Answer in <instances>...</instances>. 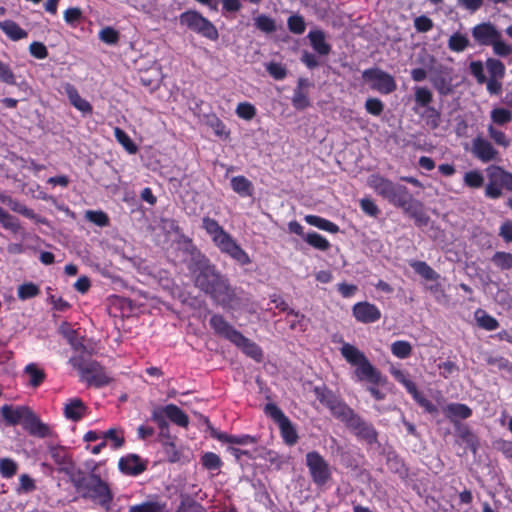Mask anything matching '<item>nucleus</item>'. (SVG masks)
<instances>
[{"instance_id":"nucleus-1","label":"nucleus","mask_w":512,"mask_h":512,"mask_svg":"<svg viewBox=\"0 0 512 512\" xmlns=\"http://www.w3.org/2000/svg\"><path fill=\"white\" fill-rule=\"evenodd\" d=\"M187 268L194 286L208 295L215 303L229 307L236 300L234 288L210 259L199 250L191 253Z\"/></svg>"},{"instance_id":"nucleus-2","label":"nucleus","mask_w":512,"mask_h":512,"mask_svg":"<svg viewBox=\"0 0 512 512\" xmlns=\"http://www.w3.org/2000/svg\"><path fill=\"white\" fill-rule=\"evenodd\" d=\"M202 228L211 237L213 244L221 253L229 256L241 266L251 263L248 253L237 243L230 233L218 223L217 220L204 216L202 218Z\"/></svg>"},{"instance_id":"nucleus-3","label":"nucleus","mask_w":512,"mask_h":512,"mask_svg":"<svg viewBox=\"0 0 512 512\" xmlns=\"http://www.w3.org/2000/svg\"><path fill=\"white\" fill-rule=\"evenodd\" d=\"M369 186L383 199L402 210L414 199L405 185L380 175H372Z\"/></svg>"},{"instance_id":"nucleus-4","label":"nucleus","mask_w":512,"mask_h":512,"mask_svg":"<svg viewBox=\"0 0 512 512\" xmlns=\"http://www.w3.org/2000/svg\"><path fill=\"white\" fill-rule=\"evenodd\" d=\"M471 35L478 46H491L496 56L505 58L512 54V45L504 41L501 31L490 21L476 24Z\"/></svg>"},{"instance_id":"nucleus-5","label":"nucleus","mask_w":512,"mask_h":512,"mask_svg":"<svg viewBox=\"0 0 512 512\" xmlns=\"http://www.w3.org/2000/svg\"><path fill=\"white\" fill-rule=\"evenodd\" d=\"M72 483L82 498L89 499L103 507H108L113 499L108 485L95 474L74 477Z\"/></svg>"},{"instance_id":"nucleus-6","label":"nucleus","mask_w":512,"mask_h":512,"mask_svg":"<svg viewBox=\"0 0 512 512\" xmlns=\"http://www.w3.org/2000/svg\"><path fill=\"white\" fill-rule=\"evenodd\" d=\"M488 183L485 187V196L489 199H498L502 196V189L512 192V173L498 165L487 168Z\"/></svg>"},{"instance_id":"nucleus-7","label":"nucleus","mask_w":512,"mask_h":512,"mask_svg":"<svg viewBox=\"0 0 512 512\" xmlns=\"http://www.w3.org/2000/svg\"><path fill=\"white\" fill-rule=\"evenodd\" d=\"M179 19L182 25L187 26L191 31L209 40L216 41L219 37L215 25L197 11L190 10L183 12Z\"/></svg>"},{"instance_id":"nucleus-8","label":"nucleus","mask_w":512,"mask_h":512,"mask_svg":"<svg viewBox=\"0 0 512 512\" xmlns=\"http://www.w3.org/2000/svg\"><path fill=\"white\" fill-rule=\"evenodd\" d=\"M75 367L79 371L81 380L86 382L88 386L101 388L112 381L105 368L95 360H81L75 364Z\"/></svg>"},{"instance_id":"nucleus-9","label":"nucleus","mask_w":512,"mask_h":512,"mask_svg":"<svg viewBox=\"0 0 512 512\" xmlns=\"http://www.w3.org/2000/svg\"><path fill=\"white\" fill-rule=\"evenodd\" d=\"M390 373L397 382L406 388L407 392L412 396L413 400L424 410V412L433 416L438 415V407L418 390L417 385L409 378L407 372L393 367L390 369Z\"/></svg>"},{"instance_id":"nucleus-10","label":"nucleus","mask_w":512,"mask_h":512,"mask_svg":"<svg viewBox=\"0 0 512 512\" xmlns=\"http://www.w3.org/2000/svg\"><path fill=\"white\" fill-rule=\"evenodd\" d=\"M364 81L370 83V88L381 94H391L397 89L395 78L380 68H368L362 72Z\"/></svg>"},{"instance_id":"nucleus-11","label":"nucleus","mask_w":512,"mask_h":512,"mask_svg":"<svg viewBox=\"0 0 512 512\" xmlns=\"http://www.w3.org/2000/svg\"><path fill=\"white\" fill-rule=\"evenodd\" d=\"M151 418L161 428L167 425L166 419L182 428H186L189 425L188 415L175 404H167L163 407L155 408L152 411Z\"/></svg>"},{"instance_id":"nucleus-12","label":"nucleus","mask_w":512,"mask_h":512,"mask_svg":"<svg viewBox=\"0 0 512 512\" xmlns=\"http://www.w3.org/2000/svg\"><path fill=\"white\" fill-rule=\"evenodd\" d=\"M306 461L314 483L319 486L326 484L331 475L326 461L314 451L307 454Z\"/></svg>"},{"instance_id":"nucleus-13","label":"nucleus","mask_w":512,"mask_h":512,"mask_svg":"<svg viewBox=\"0 0 512 512\" xmlns=\"http://www.w3.org/2000/svg\"><path fill=\"white\" fill-rule=\"evenodd\" d=\"M347 428L360 440L367 445H373L377 442L378 433L374 426L366 422L359 414L347 426Z\"/></svg>"},{"instance_id":"nucleus-14","label":"nucleus","mask_w":512,"mask_h":512,"mask_svg":"<svg viewBox=\"0 0 512 512\" xmlns=\"http://www.w3.org/2000/svg\"><path fill=\"white\" fill-rule=\"evenodd\" d=\"M0 412L7 425H21L24 428L32 410L27 406H13L6 404L1 407Z\"/></svg>"},{"instance_id":"nucleus-15","label":"nucleus","mask_w":512,"mask_h":512,"mask_svg":"<svg viewBox=\"0 0 512 512\" xmlns=\"http://www.w3.org/2000/svg\"><path fill=\"white\" fill-rule=\"evenodd\" d=\"M353 317L360 323L370 324L381 319V311L375 305L368 301L357 302L352 307Z\"/></svg>"},{"instance_id":"nucleus-16","label":"nucleus","mask_w":512,"mask_h":512,"mask_svg":"<svg viewBox=\"0 0 512 512\" xmlns=\"http://www.w3.org/2000/svg\"><path fill=\"white\" fill-rule=\"evenodd\" d=\"M207 428H206V434L213 438L218 440L222 445L224 444H230V445H251L254 443V438L250 435H240V436H233L228 435L225 432H221L214 428L210 421L206 418L205 419Z\"/></svg>"},{"instance_id":"nucleus-17","label":"nucleus","mask_w":512,"mask_h":512,"mask_svg":"<svg viewBox=\"0 0 512 512\" xmlns=\"http://www.w3.org/2000/svg\"><path fill=\"white\" fill-rule=\"evenodd\" d=\"M472 154L481 162L488 163L496 160L499 153L487 139L479 135L472 141Z\"/></svg>"},{"instance_id":"nucleus-18","label":"nucleus","mask_w":512,"mask_h":512,"mask_svg":"<svg viewBox=\"0 0 512 512\" xmlns=\"http://www.w3.org/2000/svg\"><path fill=\"white\" fill-rule=\"evenodd\" d=\"M355 375L359 381H367L373 385H384L387 379L366 358L355 369Z\"/></svg>"},{"instance_id":"nucleus-19","label":"nucleus","mask_w":512,"mask_h":512,"mask_svg":"<svg viewBox=\"0 0 512 512\" xmlns=\"http://www.w3.org/2000/svg\"><path fill=\"white\" fill-rule=\"evenodd\" d=\"M209 324L216 335L230 341L232 344L241 333L220 314L212 315Z\"/></svg>"},{"instance_id":"nucleus-20","label":"nucleus","mask_w":512,"mask_h":512,"mask_svg":"<svg viewBox=\"0 0 512 512\" xmlns=\"http://www.w3.org/2000/svg\"><path fill=\"white\" fill-rule=\"evenodd\" d=\"M310 85L311 83L306 78L298 79L291 99L292 105L296 110H305L311 105L307 90Z\"/></svg>"},{"instance_id":"nucleus-21","label":"nucleus","mask_w":512,"mask_h":512,"mask_svg":"<svg viewBox=\"0 0 512 512\" xmlns=\"http://www.w3.org/2000/svg\"><path fill=\"white\" fill-rule=\"evenodd\" d=\"M233 344L239 348L246 356L252 358L256 362H262V348L257 343L245 337L242 333L239 334Z\"/></svg>"},{"instance_id":"nucleus-22","label":"nucleus","mask_w":512,"mask_h":512,"mask_svg":"<svg viewBox=\"0 0 512 512\" xmlns=\"http://www.w3.org/2000/svg\"><path fill=\"white\" fill-rule=\"evenodd\" d=\"M445 417L453 424L459 420H464L472 415V409L463 403H449L442 409Z\"/></svg>"},{"instance_id":"nucleus-23","label":"nucleus","mask_w":512,"mask_h":512,"mask_svg":"<svg viewBox=\"0 0 512 512\" xmlns=\"http://www.w3.org/2000/svg\"><path fill=\"white\" fill-rule=\"evenodd\" d=\"M65 93L70 101V104L79 110L83 115H90L93 112L92 105L84 98H82L76 87L70 83L65 85Z\"/></svg>"},{"instance_id":"nucleus-24","label":"nucleus","mask_w":512,"mask_h":512,"mask_svg":"<svg viewBox=\"0 0 512 512\" xmlns=\"http://www.w3.org/2000/svg\"><path fill=\"white\" fill-rule=\"evenodd\" d=\"M23 429L30 435L38 438H46L52 435L51 428L47 424L43 423L33 411Z\"/></svg>"},{"instance_id":"nucleus-25","label":"nucleus","mask_w":512,"mask_h":512,"mask_svg":"<svg viewBox=\"0 0 512 512\" xmlns=\"http://www.w3.org/2000/svg\"><path fill=\"white\" fill-rule=\"evenodd\" d=\"M404 213L414 220L417 227L427 226L429 223V216L423 209L420 201L413 199L404 209Z\"/></svg>"},{"instance_id":"nucleus-26","label":"nucleus","mask_w":512,"mask_h":512,"mask_svg":"<svg viewBox=\"0 0 512 512\" xmlns=\"http://www.w3.org/2000/svg\"><path fill=\"white\" fill-rule=\"evenodd\" d=\"M120 470L128 475H138L146 469V462L135 454L123 457L119 461Z\"/></svg>"},{"instance_id":"nucleus-27","label":"nucleus","mask_w":512,"mask_h":512,"mask_svg":"<svg viewBox=\"0 0 512 512\" xmlns=\"http://www.w3.org/2000/svg\"><path fill=\"white\" fill-rule=\"evenodd\" d=\"M333 417L344 423L347 427L356 417L357 413L349 407L341 398L329 409Z\"/></svg>"},{"instance_id":"nucleus-28","label":"nucleus","mask_w":512,"mask_h":512,"mask_svg":"<svg viewBox=\"0 0 512 512\" xmlns=\"http://www.w3.org/2000/svg\"><path fill=\"white\" fill-rule=\"evenodd\" d=\"M307 38L310 41V45L313 50L320 56H327L331 52V45L326 41L325 33L320 30H311Z\"/></svg>"},{"instance_id":"nucleus-29","label":"nucleus","mask_w":512,"mask_h":512,"mask_svg":"<svg viewBox=\"0 0 512 512\" xmlns=\"http://www.w3.org/2000/svg\"><path fill=\"white\" fill-rule=\"evenodd\" d=\"M88 407L80 398L69 399L64 406V416L71 421H79L87 414Z\"/></svg>"},{"instance_id":"nucleus-30","label":"nucleus","mask_w":512,"mask_h":512,"mask_svg":"<svg viewBox=\"0 0 512 512\" xmlns=\"http://www.w3.org/2000/svg\"><path fill=\"white\" fill-rule=\"evenodd\" d=\"M102 441L93 448H105L110 443L114 448H120L124 445V433L121 429L110 428L102 432Z\"/></svg>"},{"instance_id":"nucleus-31","label":"nucleus","mask_w":512,"mask_h":512,"mask_svg":"<svg viewBox=\"0 0 512 512\" xmlns=\"http://www.w3.org/2000/svg\"><path fill=\"white\" fill-rule=\"evenodd\" d=\"M0 29L6 34V36L12 41H19L28 36V32L21 28L13 20L0 21Z\"/></svg>"},{"instance_id":"nucleus-32","label":"nucleus","mask_w":512,"mask_h":512,"mask_svg":"<svg viewBox=\"0 0 512 512\" xmlns=\"http://www.w3.org/2000/svg\"><path fill=\"white\" fill-rule=\"evenodd\" d=\"M304 220L309 225L332 234H336L340 231V228L337 224L318 215H306Z\"/></svg>"},{"instance_id":"nucleus-33","label":"nucleus","mask_w":512,"mask_h":512,"mask_svg":"<svg viewBox=\"0 0 512 512\" xmlns=\"http://www.w3.org/2000/svg\"><path fill=\"white\" fill-rule=\"evenodd\" d=\"M313 393L316 396L317 400L327 409L334 405L340 398L326 385L315 386L313 388Z\"/></svg>"},{"instance_id":"nucleus-34","label":"nucleus","mask_w":512,"mask_h":512,"mask_svg":"<svg viewBox=\"0 0 512 512\" xmlns=\"http://www.w3.org/2000/svg\"><path fill=\"white\" fill-rule=\"evenodd\" d=\"M410 267L416 274L427 281H437L440 275L425 261L413 260L409 262Z\"/></svg>"},{"instance_id":"nucleus-35","label":"nucleus","mask_w":512,"mask_h":512,"mask_svg":"<svg viewBox=\"0 0 512 512\" xmlns=\"http://www.w3.org/2000/svg\"><path fill=\"white\" fill-rule=\"evenodd\" d=\"M232 190L241 197H250L254 192L252 182L245 176H235L231 179Z\"/></svg>"},{"instance_id":"nucleus-36","label":"nucleus","mask_w":512,"mask_h":512,"mask_svg":"<svg viewBox=\"0 0 512 512\" xmlns=\"http://www.w3.org/2000/svg\"><path fill=\"white\" fill-rule=\"evenodd\" d=\"M24 373L29 376L28 385L37 388L46 379V373L36 363H29L24 368Z\"/></svg>"},{"instance_id":"nucleus-37","label":"nucleus","mask_w":512,"mask_h":512,"mask_svg":"<svg viewBox=\"0 0 512 512\" xmlns=\"http://www.w3.org/2000/svg\"><path fill=\"white\" fill-rule=\"evenodd\" d=\"M340 350L345 360L353 366H358L367 358L363 352L349 343H345Z\"/></svg>"},{"instance_id":"nucleus-38","label":"nucleus","mask_w":512,"mask_h":512,"mask_svg":"<svg viewBox=\"0 0 512 512\" xmlns=\"http://www.w3.org/2000/svg\"><path fill=\"white\" fill-rule=\"evenodd\" d=\"M278 426L284 443L288 446H293L294 444H296L298 434L295 427L292 425L290 419H285L280 424H278Z\"/></svg>"},{"instance_id":"nucleus-39","label":"nucleus","mask_w":512,"mask_h":512,"mask_svg":"<svg viewBox=\"0 0 512 512\" xmlns=\"http://www.w3.org/2000/svg\"><path fill=\"white\" fill-rule=\"evenodd\" d=\"M470 46V41L465 34L453 33L448 39V48L455 53H461Z\"/></svg>"},{"instance_id":"nucleus-40","label":"nucleus","mask_w":512,"mask_h":512,"mask_svg":"<svg viewBox=\"0 0 512 512\" xmlns=\"http://www.w3.org/2000/svg\"><path fill=\"white\" fill-rule=\"evenodd\" d=\"M304 241L319 251H327L330 249V242L321 234L311 231L304 236Z\"/></svg>"},{"instance_id":"nucleus-41","label":"nucleus","mask_w":512,"mask_h":512,"mask_svg":"<svg viewBox=\"0 0 512 512\" xmlns=\"http://www.w3.org/2000/svg\"><path fill=\"white\" fill-rule=\"evenodd\" d=\"M475 318L478 326L487 331H493L499 327L498 320L482 309L475 312Z\"/></svg>"},{"instance_id":"nucleus-42","label":"nucleus","mask_w":512,"mask_h":512,"mask_svg":"<svg viewBox=\"0 0 512 512\" xmlns=\"http://www.w3.org/2000/svg\"><path fill=\"white\" fill-rule=\"evenodd\" d=\"M40 294V287L33 282H25L19 285L17 289V297L22 301L35 298Z\"/></svg>"},{"instance_id":"nucleus-43","label":"nucleus","mask_w":512,"mask_h":512,"mask_svg":"<svg viewBox=\"0 0 512 512\" xmlns=\"http://www.w3.org/2000/svg\"><path fill=\"white\" fill-rule=\"evenodd\" d=\"M0 200L3 201L4 203H6L12 211L19 213L22 216L29 218V219L36 218V214L34 213V211L32 209L28 208L26 205H24L23 203H21L20 201H18L16 199H13L11 197H7V199H5V198L1 197Z\"/></svg>"},{"instance_id":"nucleus-44","label":"nucleus","mask_w":512,"mask_h":512,"mask_svg":"<svg viewBox=\"0 0 512 512\" xmlns=\"http://www.w3.org/2000/svg\"><path fill=\"white\" fill-rule=\"evenodd\" d=\"M414 101L419 107H429L433 101V94L427 87L416 86L414 88Z\"/></svg>"},{"instance_id":"nucleus-45","label":"nucleus","mask_w":512,"mask_h":512,"mask_svg":"<svg viewBox=\"0 0 512 512\" xmlns=\"http://www.w3.org/2000/svg\"><path fill=\"white\" fill-rule=\"evenodd\" d=\"M421 117L430 129L434 130L440 125L441 114L433 106L425 107L423 113H421Z\"/></svg>"},{"instance_id":"nucleus-46","label":"nucleus","mask_w":512,"mask_h":512,"mask_svg":"<svg viewBox=\"0 0 512 512\" xmlns=\"http://www.w3.org/2000/svg\"><path fill=\"white\" fill-rule=\"evenodd\" d=\"M128 512H167L166 505L158 501H147L133 505Z\"/></svg>"},{"instance_id":"nucleus-47","label":"nucleus","mask_w":512,"mask_h":512,"mask_svg":"<svg viewBox=\"0 0 512 512\" xmlns=\"http://www.w3.org/2000/svg\"><path fill=\"white\" fill-rule=\"evenodd\" d=\"M255 27L266 34H271L277 30L276 22L268 15L261 14L254 19Z\"/></svg>"},{"instance_id":"nucleus-48","label":"nucleus","mask_w":512,"mask_h":512,"mask_svg":"<svg viewBox=\"0 0 512 512\" xmlns=\"http://www.w3.org/2000/svg\"><path fill=\"white\" fill-rule=\"evenodd\" d=\"M114 136L128 153L135 154L137 152V145L133 142L130 136L123 129L115 127Z\"/></svg>"},{"instance_id":"nucleus-49","label":"nucleus","mask_w":512,"mask_h":512,"mask_svg":"<svg viewBox=\"0 0 512 512\" xmlns=\"http://www.w3.org/2000/svg\"><path fill=\"white\" fill-rule=\"evenodd\" d=\"M486 68L489 78H504L506 68L502 61L496 58H488L486 60Z\"/></svg>"},{"instance_id":"nucleus-50","label":"nucleus","mask_w":512,"mask_h":512,"mask_svg":"<svg viewBox=\"0 0 512 512\" xmlns=\"http://www.w3.org/2000/svg\"><path fill=\"white\" fill-rule=\"evenodd\" d=\"M0 224L3 228L10 230L13 233H18L21 229V225L14 216L9 214L0 206Z\"/></svg>"},{"instance_id":"nucleus-51","label":"nucleus","mask_w":512,"mask_h":512,"mask_svg":"<svg viewBox=\"0 0 512 512\" xmlns=\"http://www.w3.org/2000/svg\"><path fill=\"white\" fill-rule=\"evenodd\" d=\"M391 352L399 359H406L412 353V346L408 341L397 340L391 344Z\"/></svg>"},{"instance_id":"nucleus-52","label":"nucleus","mask_w":512,"mask_h":512,"mask_svg":"<svg viewBox=\"0 0 512 512\" xmlns=\"http://www.w3.org/2000/svg\"><path fill=\"white\" fill-rule=\"evenodd\" d=\"M85 218L99 227H106L110 224L108 215L102 210H87Z\"/></svg>"},{"instance_id":"nucleus-53","label":"nucleus","mask_w":512,"mask_h":512,"mask_svg":"<svg viewBox=\"0 0 512 512\" xmlns=\"http://www.w3.org/2000/svg\"><path fill=\"white\" fill-rule=\"evenodd\" d=\"M463 181L465 186L472 189H478L484 184V176L478 170H471L464 174Z\"/></svg>"},{"instance_id":"nucleus-54","label":"nucleus","mask_w":512,"mask_h":512,"mask_svg":"<svg viewBox=\"0 0 512 512\" xmlns=\"http://www.w3.org/2000/svg\"><path fill=\"white\" fill-rule=\"evenodd\" d=\"M287 26L291 33L297 35L303 34L306 29V23L303 16L298 14L288 17Z\"/></svg>"},{"instance_id":"nucleus-55","label":"nucleus","mask_w":512,"mask_h":512,"mask_svg":"<svg viewBox=\"0 0 512 512\" xmlns=\"http://www.w3.org/2000/svg\"><path fill=\"white\" fill-rule=\"evenodd\" d=\"M492 262L501 270H509L512 268V254L508 252L498 251L492 257Z\"/></svg>"},{"instance_id":"nucleus-56","label":"nucleus","mask_w":512,"mask_h":512,"mask_svg":"<svg viewBox=\"0 0 512 512\" xmlns=\"http://www.w3.org/2000/svg\"><path fill=\"white\" fill-rule=\"evenodd\" d=\"M491 119L497 125H505L512 121V112L505 108H494L491 111Z\"/></svg>"},{"instance_id":"nucleus-57","label":"nucleus","mask_w":512,"mask_h":512,"mask_svg":"<svg viewBox=\"0 0 512 512\" xmlns=\"http://www.w3.org/2000/svg\"><path fill=\"white\" fill-rule=\"evenodd\" d=\"M99 39L108 45H115L120 39V33L113 27L107 26L100 30Z\"/></svg>"},{"instance_id":"nucleus-58","label":"nucleus","mask_w":512,"mask_h":512,"mask_svg":"<svg viewBox=\"0 0 512 512\" xmlns=\"http://www.w3.org/2000/svg\"><path fill=\"white\" fill-rule=\"evenodd\" d=\"M256 108L249 102H241L236 107V114L239 118L244 120H251L256 116Z\"/></svg>"},{"instance_id":"nucleus-59","label":"nucleus","mask_w":512,"mask_h":512,"mask_svg":"<svg viewBox=\"0 0 512 512\" xmlns=\"http://www.w3.org/2000/svg\"><path fill=\"white\" fill-rule=\"evenodd\" d=\"M384 103L375 97H370L365 101V110L373 116H380L384 111Z\"/></svg>"},{"instance_id":"nucleus-60","label":"nucleus","mask_w":512,"mask_h":512,"mask_svg":"<svg viewBox=\"0 0 512 512\" xmlns=\"http://www.w3.org/2000/svg\"><path fill=\"white\" fill-rule=\"evenodd\" d=\"M469 71L478 84L482 85L486 82L487 77L484 73L483 63L480 60L470 62Z\"/></svg>"},{"instance_id":"nucleus-61","label":"nucleus","mask_w":512,"mask_h":512,"mask_svg":"<svg viewBox=\"0 0 512 512\" xmlns=\"http://www.w3.org/2000/svg\"><path fill=\"white\" fill-rule=\"evenodd\" d=\"M264 412L277 424H280L282 421L288 418L284 412L274 403H267L264 407Z\"/></svg>"},{"instance_id":"nucleus-62","label":"nucleus","mask_w":512,"mask_h":512,"mask_svg":"<svg viewBox=\"0 0 512 512\" xmlns=\"http://www.w3.org/2000/svg\"><path fill=\"white\" fill-rule=\"evenodd\" d=\"M266 71L275 80H283L287 76L286 67L277 62H270L266 66Z\"/></svg>"},{"instance_id":"nucleus-63","label":"nucleus","mask_w":512,"mask_h":512,"mask_svg":"<svg viewBox=\"0 0 512 512\" xmlns=\"http://www.w3.org/2000/svg\"><path fill=\"white\" fill-rule=\"evenodd\" d=\"M488 134L497 145L505 148L510 145V140L507 138L506 134L496 129L493 125L488 127Z\"/></svg>"},{"instance_id":"nucleus-64","label":"nucleus","mask_w":512,"mask_h":512,"mask_svg":"<svg viewBox=\"0 0 512 512\" xmlns=\"http://www.w3.org/2000/svg\"><path fill=\"white\" fill-rule=\"evenodd\" d=\"M361 210L368 216L376 218L380 214V209L370 198L360 200Z\"/></svg>"}]
</instances>
